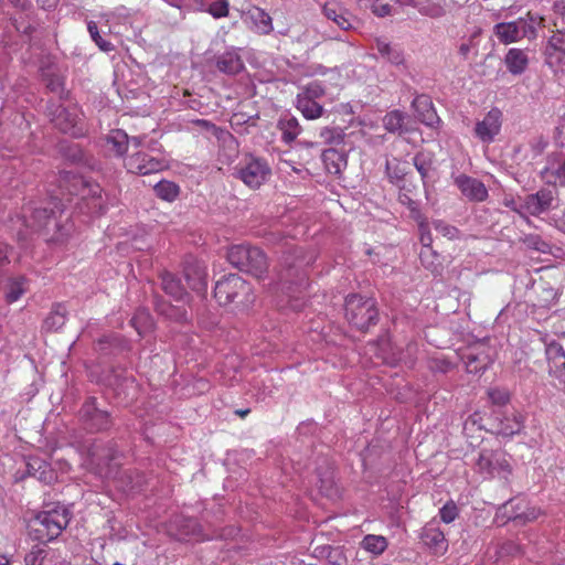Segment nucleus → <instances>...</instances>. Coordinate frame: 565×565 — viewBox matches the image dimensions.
Segmentation results:
<instances>
[{"label":"nucleus","instance_id":"nucleus-24","mask_svg":"<svg viewBox=\"0 0 565 565\" xmlns=\"http://www.w3.org/2000/svg\"><path fill=\"white\" fill-rule=\"evenodd\" d=\"M190 7L199 11H206L216 19L226 17L228 13L226 0H192Z\"/></svg>","mask_w":565,"mask_h":565},{"label":"nucleus","instance_id":"nucleus-10","mask_svg":"<svg viewBox=\"0 0 565 565\" xmlns=\"http://www.w3.org/2000/svg\"><path fill=\"white\" fill-rule=\"evenodd\" d=\"M81 416L92 430H104L110 426V416L96 406V399L89 398L81 408Z\"/></svg>","mask_w":565,"mask_h":565},{"label":"nucleus","instance_id":"nucleus-19","mask_svg":"<svg viewBox=\"0 0 565 565\" xmlns=\"http://www.w3.org/2000/svg\"><path fill=\"white\" fill-rule=\"evenodd\" d=\"M83 199L92 214L102 215L107 211L102 196V189L98 184H84Z\"/></svg>","mask_w":565,"mask_h":565},{"label":"nucleus","instance_id":"nucleus-35","mask_svg":"<svg viewBox=\"0 0 565 565\" xmlns=\"http://www.w3.org/2000/svg\"><path fill=\"white\" fill-rule=\"evenodd\" d=\"M66 313L65 306L63 303H56L44 321L45 328L53 331L61 329L65 324Z\"/></svg>","mask_w":565,"mask_h":565},{"label":"nucleus","instance_id":"nucleus-32","mask_svg":"<svg viewBox=\"0 0 565 565\" xmlns=\"http://www.w3.org/2000/svg\"><path fill=\"white\" fill-rule=\"evenodd\" d=\"M243 62L235 51L224 53L217 60V68L227 74H236L243 70Z\"/></svg>","mask_w":565,"mask_h":565},{"label":"nucleus","instance_id":"nucleus-31","mask_svg":"<svg viewBox=\"0 0 565 565\" xmlns=\"http://www.w3.org/2000/svg\"><path fill=\"white\" fill-rule=\"evenodd\" d=\"M524 427V418L523 416L514 412L511 415L505 416L500 422L499 433L503 436H513L519 434Z\"/></svg>","mask_w":565,"mask_h":565},{"label":"nucleus","instance_id":"nucleus-47","mask_svg":"<svg viewBox=\"0 0 565 565\" xmlns=\"http://www.w3.org/2000/svg\"><path fill=\"white\" fill-rule=\"evenodd\" d=\"M326 94V87L318 81L307 84L298 95L309 97L310 99H318Z\"/></svg>","mask_w":565,"mask_h":565},{"label":"nucleus","instance_id":"nucleus-49","mask_svg":"<svg viewBox=\"0 0 565 565\" xmlns=\"http://www.w3.org/2000/svg\"><path fill=\"white\" fill-rule=\"evenodd\" d=\"M415 222L417 223L419 230V241L423 244V246L427 248V252H429L433 238L429 230L428 220L426 216H423L422 220H416Z\"/></svg>","mask_w":565,"mask_h":565},{"label":"nucleus","instance_id":"nucleus-50","mask_svg":"<svg viewBox=\"0 0 565 565\" xmlns=\"http://www.w3.org/2000/svg\"><path fill=\"white\" fill-rule=\"evenodd\" d=\"M546 354L557 366L565 367V351L559 343L552 342L548 344Z\"/></svg>","mask_w":565,"mask_h":565},{"label":"nucleus","instance_id":"nucleus-11","mask_svg":"<svg viewBox=\"0 0 565 565\" xmlns=\"http://www.w3.org/2000/svg\"><path fill=\"white\" fill-rule=\"evenodd\" d=\"M412 106L416 118L420 122L430 128H438L441 120L438 117L433 100L428 95L422 94L416 96L412 103Z\"/></svg>","mask_w":565,"mask_h":565},{"label":"nucleus","instance_id":"nucleus-51","mask_svg":"<svg viewBox=\"0 0 565 565\" xmlns=\"http://www.w3.org/2000/svg\"><path fill=\"white\" fill-rule=\"evenodd\" d=\"M492 404L503 406L510 402V394L505 388L491 387L487 392Z\"/></svg>","mask_w":565,"mask_h":565},{"label":"nucleus","instance_id":"nucleus-61","mask_svg":"<svg viewBox=\"0 0 565 565\" xmlns=\"http://www.w3.org/2000/svg\"><path fill=\"white\" fill-rule=\"evenodd\" d=\"M550 175L558 181L559 185L565 186V160L553 171L550 172Z\"/></svg>","mask_w":565,"mask_h":565},{"label":"nucleus","instance_id":"nucleus-9","mask_svg":"<svg viewBox=\"0 0 565 565\" xmlns=\"http://www.w3.org/2000/svg\"><path fill=\"white\" fill-rule=\"evenodd\" d=\"M502 111L499 108H491L482 120L475 127V135L482 142H492L500 134L502 126Z\"/></svg>","mask_w":565,"mask_h":565},{"label":"nucleus","instance_id":"nucleus-45","mask_svg":"<svg viewBox=\"0 0 565 565\" xmlns=\"http://www.w3.org/2000/svg\"><path fill=\"white\" fill-rule=\"evenodd\" d=\"M87 30L92 38V40L95 42V44L99 47L100 51L105 53H109L114 51L115 46L109 41L105 40L98 31V26L94 21H89L87 23Z\"/></svg>","mask_w":565,"mask_h":565},{"label":"nucleus","instance_id":"nucleus-7","mask_svg":"<svg viewBox=\"0 0 565 565\" xmlns=\"http://www.w3.org/2000/svg\"><path fill=\"white\" fill-rule=\"evenodd\" d=\"M245 288V280L237 274H228L218 279L214 288V297L221 306H226Z\"/></svg>","mask_w":565,"mask_h":565},{"label":"nucleus","instance_id":"nucleus-39","mask_svg":"<svg viewBox=\"0 0 565 565\" xmlns=\"http://www.w3.org/2000/svg\"><path fill=\"white\" fill-rule=\"evenodd\" d=\"M414 166L425 182L430 171L434 169V154L428 151H419L414 157Z\"/></svg>","mask_w":565,"mask_h":565},{"label":"nucleus","instance_id":"nucleus-13","mask_svg":"<svg viewBox=\"0 0 565 565\" xmlns=\"http://www.w3.org/2000/svg\"><path fill=\"white\" fill-rule=\"evenodd\" d=\"M455 184L458 186L462 195L470 201L483 202L488 198V190L484 183L478 179L460 174L455 179Z\"/></svg>","mask_w":565,"mask_h":565},{"label":"nucleus","instance_id":"nucleus-43","mask_svg":"<svg viewBox=\"0 0 565 565\" xmlns=\"http://www.w3.org/2000/svg\"><path fill=\"white\" fill-rule=\"evenodd\" d=\"M227 260L241 271H245L247 264V247L244 245H234L227 252Z\"/></svg>","mask_w":565,"mask_h":565},{"label":"nucleus","instance_id":"nucleus-48","mask_svg":"<svg viewBox=\"0 0 565 565\" xmlns=\"http://www.w3.org/2000/svg\"><path fill=\"white\" fill-rule=\"evenodd\" d=\"M494 473H511V466L507 459V455L501 450L493 452V475Z\"/></svg>","mask_w":565,"mask_h":565},{"label":"nucleus","instance_id":"nucleus-22","mask_svg":"<svg viewBox=\"0 0 565 565\" xmlns=\"http://www.w3.org/2000/svg\"><path fill=\"white\" fill-rule=\"evenodd\" d=\"M277 129L281 132V140L290 145L301 132V127L296 117L290 115L281 116L277 121Z\"/></svg>","mask_w":565,"mask_h":565},{"label":"nucleus","instance_id":"nucleus-8","mask_svg":"<svg viewBox=\"0 0 565 565\" xmlns=\"http://www.w3.org/2000/svg\"><path fill=\"white\" fill-rule=\"evenodd\" d=\"M52 122L62 132L70 134L74 137H78L83 132L81 116L75 107L66 108L57 106L55 111L52 113Z\"/></svg>","mask_w":565,"mask_h":565},{"label":"nucleus","instance_id":"nucleus-54","mask_svg":"<svg viewBox=\"0 0 565 565\" xmlns=\"http://www.w3.org/2000/svg\"><path fill=\"white\" fill-rule=\"evenodd\" d=\"M433 225L436 232L444 237H447L448 239H454L457 237L458 230L455 226L440 220L434 221Z\"/></svg>","mask_w":565,"mask_h":565},{"label":"nucleus","instance_id":"nucleus-59","mask_svg":"<svg viewBox=\"0 0 565 565\" xmlns=\"http://www.w3.org/2000/svg\"><path fill=\"white\" fill-rule=\"evenodd\" d=\"M328 559L333 565H342L347 558L339 547L328 546Z\"/></svg>","mask_w":565,"mask_h":565},{"label":"nucleus","instance_id":"nucleus-1","mask_svg":"<svg viewBox=\"0 0 565 565\" xmlns=\"http://www.w3.org/2000/svg\"><path fill=\"white\" fill-rule=\"evenodd\" d=\"M72 512L65 505L57 504L40 511L33 520V531L38 540L52 542L67 527Z\"/></svg>","mask_w":565,"mask_h":565},{"label":"nucleus","instance_id":"nucleus-29","mask_svg":"<svg viewBox=\"0 0 565 565\" xmlns=\"http://www.w3.org/2000/svg\"><path fill=\"white\" fill-rule=\"evenodd\" d=\"M268 262L263 250L249 246V275L259 279L267 271Z\"/></svg>","mask_w":565,"mask_h":565},{"label":"nucleus","instance_id":"nucleus-21","mask_svg":"<svg viewBox=\"0 0 565 565\" xmlns=\"http://www.w3.org/2000/svg\"><path fill=\"white\" fill-rule=\"evenodd\" d=\"M375 49L380 56L391 64L402 65L404 63V53L398 45L392 44L385 39H376Z\"/></svg>","mask_w":565,"mask_h":565},{"label":"nucleus","instance_id":"nucleus-33","mask_svg":"<svg viewBox=\"0 0 565 565\" xmlns=\"http://www.w3.org/2000/svg\"><path fill=\"white\" fill-rule=\"evenodd\" d=\"M107 143L111 147L115 154L120 157L126 153L129 147V137L121 129L111 130L107 136Z\"/></svg>","mask_w":565,"mask_h":565},{"label":"nucleus","instance_id":"nucleus-18","mask_svg":"<svg viewBox=\"0 0 565 565\" xmlns=\"http://www.w3.org/2000/svg\"><path fill=\"white\" fill-rule=\"evenodd\" d=\"M493 33L502 44H511L523 39L521 26L516 20L511 22H500L493 28Z\"/></svg>","mask_w":565,"mask_h":565},{"label":"nucleus","instance_id":"nucleus-60","mask_svg":"<svg viewBox=\"0 0 565 565\" xmlns=\"http://www.w3.org/2000/svg\"><path fill=\"white\" fill-rule=\"evenodd\" d=\"M397 166H398L397 159L386 161V172H387V175L390 177V179L399 180L403 177L404 170H398Z\"/></svg>","mask_w":565,"mask_h":565},{"label":"nucleus","instance_id":"nucleus-56","mask_svg":"<svg viewBox=\"0 0 565 565\" xmlns=\"http://www.w3.org/2000/svg\"><path fill=\"white\" fill-rule=\"evenodd\" d=\"M129 145L135 148H147L150 151H160V146L158 142H149L146 145V138L143 136H135L129 138Z\"/></svg>","mask_w":565,"mask_h":565},{"label":"nucleus","instance_id":"nucleus-46","mask_svg":"<svg viewBox=\"0 0 565 565\" xmlns=\"http://www.w3.org/2000/svg\"><path fill=\"white\" fill-rule=\"evenodd\" d=\"M493 452L494 450H482L476 462L478 470L482 473L493 475Z\"/></svg>","mask_w":565,"mask_h":565},{"label":"nucleus","instance_id":"nucleus-64","mask_svg":"<svg viewBox=\"0 0 565 565\" xmlns=\"http://www.w3.org/2000/svg\"><path fill=\"white\" fill-rule=\"evenodd\" d=\"M553 10L557 14H564L565 12V2L564 1H556L553 6Z\"/></svg>","mask_w":565,"mask_h":565},{"label":"nucleus","instance_id":"nucleus-15","mask_svg":"<svg viewBox=\"0 0 565 565\" xmlns=\"http://www.w3.org/2000/svg\"><path fill=\"white\" fill-rule=\"evenodd\" d=\"M461 358L465 362L466 371L472 374L483 372L491 362L482 344L468 348Z\"/></svg>","mask_w":565,"mask_h":565},{"label":"nucleus","instance_id":"nucleus-16","mask_svg":"<svg viewBox=\"0 0 565 565\" xmlns=\"http://www.w3.org/2000/svg\"><path fill=\"white\" fill-rule=\"evenodd\" d=\"M271 177L268 163L258 158L249 159V189H258Z\"/></svg>","mask_w":565,"mask_h":565},{"label":"nucleus","instance_id":"nucleus-25","mask_svg":"<svg viewBox=\"0 0 565 565\" xmlns=\"http://www.w3.org/2000/svg\"><path fill=\"white\" fill-rule=\"evenodd\" d=\"M323 13L341 30H349L351 28L348 11L338 2H327L323 7Z\"/></svg>","mask_w":565,"mask_h":565},{"label":"nucleus","instance_id":"nucleus-3","mask_svg":"<svg viewBox=\"0 0 565 565\" xmlns=\"http://www.w3.org/2000/svg\"><path fill=\"white\" fill-rule=\"evenodd\" d=\"M50 207H31L24 206L23 214L17 216V222L20 223L17 234L19 238H24L28 234V230L38 231L45 227L50 220L55 217L56 213H62L64 205L61 200L54 199L50 203Z\"/></svg>","mask_w":565,"mask_h":565},{"label":"nucleus","instance_id":"nucleus-6","mask_svg":"<svg viewBox=\"0 0 565 565\" xmlns=\"http://www.w3.org/2000/svg\"><path fill=\"white\" fill-rule=\"evenodd\" d=\"M168 166L163 158H159L143 151H138L125 159V167L128 172L136 174H151L162 171Z\"/></svg>","mask_w":565,"mask_h":565},{"label":"nucleus","instance_id":"nucleus-55","mask_svg":"<svg viewBox=\"0 0 565 565\" xmlns=\"http://www.w3.org/2000/svg\"><path fill=\"white\" fill-rule=\"evenodd\" d=\"M541 514V511L536 508H531V509H527V511L521 513V514H515V515H511L509 516L510 520H513V521H516V522H531V521H534L539 518V515Z\"/></svg>","mask_w":565,"mask_h":565},{"label":"nucleus","instance_id":"nucleus-52","mask_svg":"<svg viewBox=\"0 0 565 565\" xmlns=\"http://www.w3.org/2000/svg\"><path fill=\"white\" fill-rule=\"evenodd\" d=\"M458 507L457 504L450 500L448 501L440 510H439V515H440V519L444 523H451L452 521L456 520V518L458 516Z\"/></svg>","mask_w":565,"mask_h":565},{"label":"nucleus","instance_id":"nucleus-26","mask_svg":"<svg viewBox=\"0 0 565 565\" xmlns=\"http://www.w3.org/2000/svg\"><path fill=\"white\" fill-rule=\"evenodd\" d=\"M296 108L308 120H315L322 117L324 108L316 100L309 97L297 95Z\"/></svg>","mask_w":565,"mask_h":565},{"label":"nucleus","instance_id":"nucleus-42","mask_svg":"<svg viewBox=\"0 0 565 565\" xmlns=\"http://www.w3.org/2000/svg\"><path fill=\"white\" fill-rule=\"evenodd\" d=\"M194 277L190 275V268L184 269V276L189 284V287L195 291H204L207 287L206 275L203 268L195 267L193 269Z\"/></svg>","mask_w":565,"mask_h":565},{"label":"nucleus","instance_id":"nucleus-27","mask_svg":"<svg viewBox=\"0 0 565 565\" xmlns=\"http://www.w3.org/2000/svg\"><path fill=\"white\" fill-rule=\"evenodd\" d=\"M26 473L45 483L53 479L49 463L38 457L29 458L26 461Z\"/></svg>","mask_w":565,"mask_h":565},{"label":"nucleus","instance_id":"nucleus-38","mask_svg":"<svg viewBox=\"0 0 565 565\" xmlns=\"http://www.w3.org/2000/svg\"><path fill=\"white\" fill-rule=\"evenodd\" d=\"M153 190L158 198L168 202H173L180 193L179 185L172 181L167 180L159 181L154 185Z\"/></svg>","mask_w":565,"mask_h":565},{"label":"nucleus","instance_id":"nucleus-63","mask_svg":"<svg viewBox=\"0 0 565 565\" xmlns=\"http://www.w3.org/2000/svg\"><path fill=\"white\" fill-rule=\"evenodd\" d=\"M164 2H167L168 4H170L171 7H175V8H182V7H190L191 6V2L192 0H163Z\"/></svg>","mask_w":565,"mask_h":565},{"label":"nucleus","instance_id":"nucleus-58","mask_svg":"<svg viewBox=\"0 0 565 565\" xmlns=\"http://www.w3.org/2000/svg\"><path fill=\"white\" fill-rule=\"evenodd\" d=\"M185 526H186L188 531L184 533H181L179 536V540H188L191 537H193L195 540H201V537L199 536V533H198L199 525L195 520H192V519L185 520Z\"/></svg>","mask_w":565,"mask_h":565},{"label":"nucleus","instance_id":"nucleus-4","mask_svg":"<svg viewBox=\"0 0 565 565\" xmlns=\"http://www.w3.org/2000/svg\"><path fill=\"white\" fill-rule=\"evenodd\" d=\"M109 31L127 40H136L141 33L142 18L126 7L116 8L107 15Z\"/></svg>","mask_w":565,"mask_h":565},{"label":"nucleus","instance_id":"nucleus-2","mask_svg":"<svg viewBox=\"0 0 565 565\" xmlns=\"http://www.w3.org/2000/svg\"><path fill=\"white\" fill-rule=\"evenodd\" d=\"M345 317L351 326L360 331H366L379 320L375 300L355 294L349 295L345 298Z\"/></svg>","mask_w":565,"mask_h":565},{"label":"nucleus","instance_id":"nucleus-36","mask_svg":"<svg viewBox=\"0 0 565 565\" xmlns=\"http://www.w3.org/2000/svg\"><path fill=\"white\" fill-rule=\"evenodd\" d=\"M387 540L382 535L367 534L363 537L361 546L373 555H381L387 548Z\"/></svg>","mask_w":565,"mask_h":565},{"label":"nucleus","instance_id":"nucleus-12","mask_svg":"<svg viewBox=\"0 0 565 565\" xmlns=\"http://www.w3.org/2000/svg\"><path fill=\"white\" fill-rule=\"evenodd\" d=\"M553 200L554 196L551 190L541 189L534 194L526 195L520 202V207L524 213L537 216L551 207Z\"/></svg>","mask_w":565,"mask_h":565},{"label":"nucleus","instance_id":"nucleus-28","mask_svg":"<svg viewBox=\"0 0 565 565\" xmlns=\"http://www.w3.org/2000/svg\"><path fill=\"white\" fill-rule=\"evenodd\" d=\"M249 20L258 34H269L274 29L270 15L258 7L249 8Z\"/></svg>","mask_w":565,"mask_h":565},{"label":"nucleus","instance_id":"nucleus-17","mask_svg":"<svg viewBox=\"0 0 565 565\" xmlns=\"http://www.w3.org/2000/svg\"><path fill=\"white\" fill-rule=\"evenodd\" d=\"M529 63V55L526 51L522 49L512 47L504 56V64L512 75L523 74L526 71Z\"/></svg>","mask_w":565,"mask_h":565},{"label":"nucleus","instance_id":"nucleus-44","mask_svg":"<svg viewBox=\"0 0 565 565\" xmlns=\"http://www.w3.org/2000/svg\"><path fill=\"white\" fill-rule=\"evenodd\" d=\"M405 114L401 110H392L387 113L383 118V125L390 132H396L402 130L405 122Z\"/></svg>","mask_w":565,"mask_h":565},{"label":"nucleus","instance_id":"nucleus-40","mask_svg":"<svg viewBox=\"0 0 565 565\" xmlns=\"http://www.w3.org/2000/svg\"><path fill=\"white\" fill-rule=\"evenodd\" d=\"M398 201L401 202V204L407 206L409 211V216L414 221L422 220V217L425 216L420 211L419 202L409 194V191L406 190L405 186L401 188Z\"/></svg>","mask_w":565,"mask_h":565},{"label":"nucleus","instance_id":"nucleus-41","mask_svg":"<svg viewBox=\"0 0 565 565\" xmlns=\"http://www.w3.org/2000/svg\"><path fill=\"white\" fill-rule=\"evenodd\" d=\"M26 280L24 277L10 279L7 286L6 299L8 302H15L26 291Z\"/></svg>","mask_w":565,"mask_h":565},{"label":"nucleus","instance_id":"nucleus-57","mask_svg":"<svg viewBox=\"0 0 565 565\" xmlns=\"http://www.w3.org/2000/svg\"><path fill=\"white\" fill-rule=\"evenodd\" d=\"M419 12L430 18H439L444 14V8L434 2H427L419 8Z\"/></svg>","mask_w":565,"mask_h":565},{"label":"nucleus","instance_id":"nucleus-23","mask_svg":"<svg viewBox=\"0 0 565 565\" xmlns=\"http://www.w3.org/2000/svg\"><path fill=\"white\" fill-rule=\"evenodd\" d=\"M516 22L521 26L523 38L532 40L537 36V29L544 26L545 19L539 13L529 11L524 17L519 18Z\"/></svg>","mask_w":565,"mask_h":565},{"label":"nucleus","instance_id":"nucleus-62","mask_svg":"<svg viewBox=\"0 0 565 565\" xmlns=\"http://www.w3.org/2000/svg\"><path fill=\"white\" fill-rule=\"evenodd\" d=\"M392 7L388 3L373 6V12L379 17H385L391 13Z\"/></svg>","mask_w":565,"mask_h":565},{"label":"nucleus","instance_id":"nucleus-14","mask_svg":"<svg viewBox=\"0 0 565 565\" xmlns=\"http://www.w3.org/2000/svg\"><path fill=\"white\" fill-rule=\"evenodd\" d=\"M420 540L423 544L430 551L431 554L441 556L448 551V541L444 532L431 524H427L420 532Z\"/></svg>","mask_w":565,"mask_h":565},{"label":"nucleus","instance_id":"nucleus-37","mask_svg":"<svg viewBox=\"0 0 565 565\" xmlns=\"http://www.w3.org/2000/svg\"><path fill=\"white\" fill-rule=\"evenodd\" d=\"M536 299L534 306L539 308H551L557 301V292L552 287L539 285L535 288Z\"/></svg>","mask_w":565,"mask_h":565},{"label":"nucleus","instance_id":"nucleus-20","mask_svg":"<svg viewBox=\"0 0 565 565\" xmlns=\"http://www.w3.org/2000/svg\"><path fill=\"white\" fill-rule=\"evenodd\" d=\"M322 161L330 174H340L348 166V157L337 149H327L322 152Z\"/></svg>","mask_w":565,"mask_h":565},{"label":"nucleus","instance_id":"nucleus-34","mask_svg":"<svg viewBox=\"0 0 565 565\" xmlns=\"http://www.w3.org/2000/svg\"><path fill=\"white\" fill-rule=\"evenodd\" d=\"M130 323L137 333L141 337L149 332L153 327L152 317L150 312L145 308H140L136 311L131 318Z\"/></svg>","mask_w":565,"mask_h":565},{"label":"nucleus","instance_id":"nucleus-53","mask_svg":"<svg viewBox=\"0 0 565 565\" xmlns=\"http://www.w3.org/2000/svg\"><path fill=\"white\" fill-rule=\"evenodd\" d=\"M46 557V551L40 546H34L24 557L25 565H42Z\"/></svg>","mask_w":565,"mask_h":565},{"label":"nucleus","instance_id":"nucleus-5","mask_svg":"<svg viewBox=\"0 0 565 565\" xmlns=\"http://www.w3.org/2000/svg\"><path fill=\"white\" fill-rule=\"evenodd\" d=\"M543 56L554 75H565V32L556 31L548 38Z\"/></svg>","mask_w":565,"mask_h":565},{"label":"nucleus","instance_id":"nucleus-30","mask_svg":"<svg viewBox=\"0 0 565 565\" xmlns=\"http://www.w3.org/2000/svg\"><path fill=\"white\" fill-rule=\"evenodd\" d=\"M161 284L164 292L175 300H183L186 296L180 279L171 273L166 271L161 275Z\"/></svg>","mask_w":565,"mask_h":565}]
</instances>
